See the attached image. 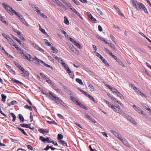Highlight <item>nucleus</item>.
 <instances>
[{"instance_id": "nucleus-1", "label": "nucleus", "mask_w": 151, "mask_h": 151, "mask_svg": "<svg viewBox=\"0 0 151 151\" xmlns=\"http://www.w3.org/2000/svg\"><path fill=\"white\" fill-rule=\"evenodd\" d=\"M130 2L132 4L133 7L137 10L140 11L143 10L145 13L148 14L147 10L144 4L137 2L136 0H130Z\"/></svg>"}, {"instance_id": "nucleus-2", "label": "nucleus", "mask_w": 151, "mask_h": 151, "mask_svg": "<svg viewBox=\"0 0 151 151\" xmlns=\"http://www.w3.org/2000/svg\"><path fill=\"white\" fill-rule=\"evenodd\" d=\"M53 95H55L54 96H56V95L54 93H53L51 92L50 91L49 93V94H47V96L50 99L52 100L55 103L58 104L57 101H56V99H55V98L53 96Z\"/></svg>"}, {"instance_id": "nucleus-3", "label": "nucleus", "mask_w": 151, "mask_h": 151, "mask_svg": "<svg viewBox=\"0 0 151 151\" xmlns=\"http://www.w3.org/2000/svg\"><path fill=\"white\" fill-rule=\"evenodd\" d=\"M132 107L138 113L142 114H143L145 116H146V114L143 113V111H142V110L140 108L137 106L135 105H133L132 106Z\"/></svg>"}, {"instance_id": "nucleus-4", "label": "nucleus", "mask_w": 151, "mask_h": 151, "mask_svg": "<svg viewBox=\"0 0 151 151\" xmlns=\"http://www.w3.org/2000/svg\"><path fill=\"white\" fill-rule=\"evenodd\" d=\"M2 5L4 7L6 10L7 12L9 13H11V10L12 9V8L9 6L5 4L4 3H3Z\"/></svg>"}, {"instance_id": "nucleus-5", "label": "nucleus", "mask_w": 151, "mask_h": 151, "mask_svg": "<svg viewBox=\"0 0 151 151\" xmlns=\"http://www.w3.org/2000/svg\"><path fill=\"white\" fill-rule=\"evenodd\" d=\"M111 132L113 133L117 138H118L119 140H121L122 137L121 135H119V134L117 132H115L114 130H111Z\"/></svg>"}, {"instance_id": "nucleus-6", "label": "nucleus", "mask_w": 151, "mask_h": 151, "mask_svg": "<svg viewBox=\"0 0 151 151\" xmlns=\"http://www.w3.org/2000/svg\"><path fill=\"white\" fill-rule=\"evenodd\" d=\"M53 96L55 98V99H56L58 101H59V102L63 106H64V107H68L67 106H66V104H65V103H64V102H63V101L60 99L59 97H57V96H55L54 95H53Z\"/></svg>"}, {"instance_id": "nucleus-7", "label": "nucleus", "mask_w": 151, "mask_h": 151, "mask_svg": "<svg viewBox=\"0 0 151 151\" xmlns=\"http://www.w3.org/2000/svg\"><path fill=\"white\" fill-rule=\"evenodd\" d=\"M32 46L35 49L39 50L41 52H44V50L42 48L39 47L38 45H37L35 43H32Z\"/></svg>"}, {"instance_id": "nucleus-8", "label": "nucleus", "mask_w": 151, "mask_h": 151, "mask_svg": "<svg viewBox=\"0 0 151 151\" xmlns=\"http://www.w3.org/2000/svg\"><path fill=\"white\" fill-rule=\"evenodd\" d=\"M70 48L74 53H76L77 55H78L79 54V52L78 50H77L76 48H75L73 45H70Z\"/></svg>"}, {"instance_id": "nucleus-9", "label": "nucleus", "mask_w": 151, "mask_h": 151, "mask_svg": "<svg viewBox=\"0 0 151 151\" xmlns=\"http://www.w3.org/2000/svg\"><path fill=\"white\" fill-rule=\"evenodd\" d=\"M38 63L39 64L40 63H42L45 66L51 68L52 69H53V68L51 66L47 64H46L43 61L41 60L38 59Z\"/></svg>"}, {"instance_id": "nucleus-10", "label": "nucleus", "mask_w": 151, "mask_h": 151, "mask_svg": "<svg viewBox=\"0 0 151 151\" xmlns=\"http://www.w3.org/2000/svg\"><path fill=\"white\" fill-rule=\"evenodd\" d=\"M70 9L75 14H76L81 19H83V18L81 16L80 13L77 12L76 10L73 7H71Z\"/></svg>"}, {"instance_id": "nucleus-11", "label": "nucleus", "mask_w": 151, "mask_h": 151, "mask_svg": "<svg viewBox=\"0 0 151 151\" xmlns=\"http://www.w3.org/2000/svg\"><path fill=\"white\" fill-rule=\"evenodd\" d=\"M38 59L36 57H35V58L31 57V61L35 64L39 65V63H38Z\"/></svg>"}, {"instance_id": "nucleus-12", "label": "nucleus", "mask_w": 151, "mask_h": 151, "mask_svg": "<svg viewBox=\"0 0 151 151\" xmlns=\"http://www.w3.org/2000/svg\"><path fill=\"white\" fill-rule=\"evenodd\" d=\"M125 116L127 117V119L128 120H129L130 122L132 123L133 124H136V122L133 119L132 117L127 115H126Z\"/></svg>"}, {"instance_id": "nucleus-13", "label": "nucleus", "mask_w": 151, "mask_h": 151, "mask_svg": "<svg viewBox=\"0 0 151 151\" xmlns=\"http://www.w3.org/2000/svg\"><path fill=\"white\" fill-rule=\"evenodd\" d=\"M24 73V74L22 75V76L23 77H26V79H29V72L27 70H24L22 72V73H21L22 74H23Z\"/></svg>"}, {"instance_id": "nucleus-14", "label": "nucleus", "mask_w": 151, "mask_h": 151, "mask_svg": "<svg viewBox=\"0 0 151 151\" xmlns=\"http://www.w3.org/2000/svg\"><path fill=\"white\" fill-rule=\"evenodd\" d=\"M38 131L41 133L44 134L48 133L49 132V130L44 129H38Z\"/></svg>"}, {"instance_id": "nucleus-15", "label": "nucleus", "mask_w": 151, "mask_h": 151, "mask_svg": "<svg viewBox=\"0 0 151 151\" xmlns=\"http://www.w3.org/2000/svg\"><path fill=\"white\" fill-rule=\"evenodd\" d=\"M29 58L28 57L27 55L24 53V54H23L22 56L24 58L27 59V60H28L30 62L31 61V55L29 54L28 55Z\"/></svg>"}, {"instance_id": "nucleus-16", "label": "nucleus", "mask_w": 151, "mask_h": 151, "mask_svg": "<svg viewBox=\"0 0 151 151\" xmlns=\"http://www.w3.org/2000/svg\"><path fill=\"white\" fill-rule=\"evenodd\" d=\"M68 69H67V72L68 73L69 75L70 76V77L71 78H74V76L73 73V71H71L69 68H68Z\"/></svg>"}, {"instance_id": "nucleus-17", "label": "nucleus", "mask_w": 151, "mask_h": 151, "mask_svg": "<svg viewBox=\"0 0 151 151\" xmlns=\"http://www.w3.org/2000/svg\"><path fill=\"white\" fill-rule=\"evenodd\" d=\"M11 13H9L10 15H13V13H14L17 17H18V16L20 14L19 13L16 12V11L15 10H14L12 8V9H11Z\"/></svg>"}, {"instance_id": "nucleus-18", "label": "nucleus", "mask_w": 151, "mask_h": 151, "mask_svg": "<svg viewBox=\"0 0 151 151\" xmlns=\"http://www.w3.org/2000/svg\"><path fill=\"white\" fill-rule=\"evenodd\" d=\"M141 105L144 108L147 109L148 111H151V109L149 108V106L145 103H141Z\"/></svg>"}, {"instance_id": "nucleus-19", "label": "nucleus", "mask_w": 151, "mask_h": 151, "mask_svg": "<svg viewBox=\"0 0 151 151\" xmlns=\"http://www.w3.org/2000/svg\"><path fill=\"white\" fill-rule=\"evenodd\" d=\"M75 104L77 105H79L83 109H87V108L83 104H81L80 102L78 101H76L75 102Z\"/></svg>"}, {"instance_id": "nucleus-20", "label": "nucleus", "mask_w": 151, "mask_h": 151, "mask_svg": "<svg viewBox=\"0 0 151 151\" xmlns=\"http://www.w3.org/2000/svg\"><path fill=\"white\" fill-rule=\"evenodd\" d=\"M17 104V102L15 101H13L10 102H7L6 103L7 105L8 106L13 105L15 104Z\"/></svg>"}, {"instance_id": "nucleus-21", "label": "nucleus", "mask_w": 151, "mask_h": 151, "mask_svg": "<svg viewBox=\"0 0 151 151\" xmlns=\"http://www.w3.org/2000/svg\"><path fill=\"white\" fill-rule=\"evenodd\" d=\"M121 141L124 143V144L126 146H127L128 147H129L130 146L128 144V142H127V141L126 140L124 139L123 138H122L121 139V140H120Z\"/></svg>"}, {"instance_id": "nucleus-22", "label": "nucleus", "mask_w": 151, "mask_h": 151, "mask_svg": "<svg viewBox=\"0 0 151 151\" xmlns=\"http://www.w3.org/2000/svg\"><path fill=\"white\" fill-rule=\"evenodd\" d=\"M55 3L58 5L62 6L63 8H65V10H66V8L65 7L64 5L62 3L60 2L59 0H57V1H55Z\"/></svg>"}, {"instance_id": "nucleus-23", "label": "nucleus", "mask_w": 151, "mask_h": 151, "mask_svg": "<svg viewBox=\"0 0 151 151\" xmlns=\"http://www.w3.org/2000/svg\"><path fill=\"white\" fill-rule=\"evenodd\" d=\"M107 94L109 97L113 101H117V99L114 97L112 95H111L110 93H108Z\"/></svg>"}, {"instance_id": "nucleus-24", "label": "nucleus", "mask_w": 151, "mask_h": 151, "mask_svg": "<svg viewBox=\"0 0 151 151\" xmlns=\"http://www.w3.org/2000/svg\"><path fill=\"white\" fill-rule=\"evenodd\" d=\"M17 128L23 134L26 136H28L27 134L26 133V132H25L24 129H22L20 128H19L18 127H17Z\"/></svg>"}, {"instance_id": "nucleus-25", "label": "nucleus", "mask_w": 151, "mask_h": 151, "mask_svg": "<svg viewBox=\"0 0 151 151\" xmlns=\"http://www.w3.org/2000/svg\"><path fill=\"white\" fill-rule=\"evenodd\" d=\"M73 44L74 45H76L80 49H81V46L80 44L78 42L75 41Z\"/></svg>"}, {"instance_id": "nucleus-26", "label": "nucleus", "mask_w": 151, "mask_h": 151, "mask_svg": "<svg viewBox=\"0 0 151 151\" xmlns=\"http://www.w3.org/2000/svg\"><path fill=\"white\" fill-rule=\"evenodd\" d=\"M117 96L119 97L122 99H124V97L122 94L118 91L116 93Z\"/></svg>"}, {"instance_id": "nucleus-27", "label": "nucleus", "mask_w": 151, "mask_h": 151, "mask_svg": "<svg viewBox=\"0 0 151 151\" xmlns=\"http://www.w3.org/2000/svg\"><path fill=\"white\" fill-rule=\"evenodd\" d=\"M11 80L12 81L14 82L16 84L19 83V84H23L22 83H21L20 81L15 79H14V78H12L11 79Z\"/></svg>"}, {"instance_id": "nucleus-28", "label": "nucleus", "mask_w": 151, "mask_h": 151, "mask_svg": "<svg viewBox=\"0 0 151 151\" xmlns=\"http://www.w3.org/2000/svg\"><path fill=\"white\" fill-rule=\"evenodd\" d=\"M51 48L53 52L55 53H58V50L55 48V47L53 46H51Z\"/></svg>"}, {"instance_id": "nucleus-29", "label": "nucleus", "mask_w": 151, "mask_h": 151, "mask_svg": "<svg viewBox=\"0 0 151 151\" xmlns=\"http://www.w3.org/2000/svg\"><path fill=\"white\" fill-rule=\"evenodd\" d=\"M19 119L20 120L21 122L23 123L24 122V119L22 115H21V114H19Z\"/></svg>"}, {"instance_id": "nucleus-30", "label": "nucleus", "mask_w": 151, "mask_h": 151, "mask_svg": "<svg viewBox=\"0 0 151 151\" xmlns=\"http://www.w3.org/2000/svg\"><path fill=\"white\" fill-rule=\"evenodd\" d=\"M112 57H113L115 60H116L118 63H122L121 62V60L118 58H117L116 56L113 55V56H112Z\"/></svg>"}, {"instance_id": "nucleus-31", "label": "nucleus", "mask_w": 151, "mask_h": 151, "mask_svg": "<svg viewBox=\"0 0 151 151\" xmlns=\"http://www.w3.org/2000/svg\"><path fill=\"white\" fill-rule=\"evenodd\" d=\"M1 98L2 99L1 101L3 102H5L6 101V96L4 94H2L1 95Z\"/></svg>"}, {"instance_id": "nucleus-32", "label": "nucleus", "mask_w": 151, "mask_h": 151, "mask_svg": "<svg viewBox=\"0 0 151 151\" xmlns=\"http://www.w3.org/2000/svg\"><path fill=\"white\" fill-rule=\"evenodd\" d=\"M110 90L113 93H116L118 91L116 89L112 86L111 87V88L110 89Z\"/></svg>"}, {"instance_id": "nucleus-33", "label": "nucleus", "mask_w": 151, "mask_h": 151, "mask_svg": "<svg viewBox=\"0 0 151 151\" xmlns=\"http://www.w3.org/2000/svg\"><path fill=\"white\" fill-rule=\"evenodd\" d=\"M19 36V37L20 38L21 40L25 41V39L24 38V37H23V34L21 33V32H19V34L18 35Z\"/></svg>"}, {"instance_id": "nucleus-34", "label": "nucleus", "mask_w": 151, "mask_h": 151, "mask_svg": "<svg viewBox=\"0 0 151 151\" xmlns=\"http://www.w3.org/2000/svg\"><path fill=\"white\" fill-rule=\"evenodd\" d=\"M96 12L99 16H102L103 14L102 12L98 9H96Z\"/></svg>"}, {"instance_id": "nucleus-35", "label": "nucleus", "mask_w": 151, "mask_h": 151, "mask_svg": "<svg viewBox=\"0 0 151 151\" xmlns=\"http://www.w3.org/2000/svg\"><path fill=\"white\" fill-rule=\"evenodd\" d=\"M64 22L67 25H68L69 24V22L66 17H64Z\"/></svg>"}, {"instance_id": "nucleus-36", "label": "nucleus", "mask_w": 151, "mask_h": 151, "mask_svg": "<svg viewBox=\"0 0 151 151\" xmlns=\"http://www.w3.org/2000/svg\"><path fill=\"white\" fill-rule=\"evenodd\" d=\"M76 81L81 85H83V83L82 80L80 79L77 78L76 79Z\"/></svg>"}, {"instance_id": "nucleus-37", "label": "nucleus", "mask_w": 151, "mask_h": 151, "mask_svg": "<svg viewBox=\"0 0 151 151\" xmlns=\"http://www.w3.org/2000/svg\"><path fill=\"white\" fill-rule=\"evenodd\" d=\"M10 114H11V115L13 117L12 121L13 122H14L15 121L16 119V116L13 113H11Z\"/></svg>"}, {"instance_id": "nucleus-38", "label": "nucleus", "mask_w": 151, "mask_h": 151, "mask_svg": "<svg viewBox=\"0 0 151 151\" xmlns=\"http://www.w3.org/2000/svg\"><path fill=\"white\" fill-rule=\"evenodd\" d=\"M63 135L62 134H59L58 135L57 138L58 139L59 141L60 140V139H62L63 138Z\"/></svg>"}, {"instance_id": "nucleus-39", "label": "nucleus", "mask_w": 151, "mask_h": 151, "mask_svg": "<svg viewBox=\"0 0 151 151\" xmlns=\"http://www.w3.org/2000/svg\"><path fill=\"white\" fill-rule=\"evenodd\" d=\"M104 49L105 50H106V51L108 52L110 55H111L112 57L113 55L112 53H111V52H110L109 50H108L106 48L104 47Z\"/></svg>"}, {"instance_id": "nucleus-40", "label": "nucleus", "mask_w": 151, "mask_h": 151, "mask_svg": "<svg viewBox=\"0 0 151 151\" xmlns=\"http://www.w3.org/2000/svg\"><path fill=\"white\" fill-rule=\"evenodd\" d=\"M40 28L41 26L40 25H39V29L40 31L45 35L47 34L46 32H45V30L44 29H43L42 28Z\"/></svg>"}, {"instance_id": "nucleus-41", "label": "nucleus", "mask_w": 151, "mask_h": 151, "mask_svg": "<svg viewBox=\"0 0 151 151\" xmlns=\"http://www.w3.org/2000/svg\"><path fill=\"white\" fill-rule=\"evenodd\" d=\"M62 66L66 70V71H67V69H68V68H69L67 66V65L64 62V63H62Z\"/></svg>"}, {"instance_id": "nucleus-42", "label": "nucleus", "mask_w": 151, "mask_h": 151, "mask_svg": "<svg viewBox=\"0 0 151 151\" xmlns=\"http://www.w3.org/2000/svg\"><path fill=\"white\" fill-rule=\"evenodd\" d=\"M24 108L27 109H29L30 111H32V108L31 106H29L27 105L24 106Z\"/></svg>"}, {"instance_id": "nucleus-43", "label": "nucleus", "mask_w": 151, "mask_h": 151, "mask_svg": "<svg viewBox=\"0 0 151 151\" xmlns=\"http://www.w3.org/2000/svg\"><path fill=\"white\" fill-rule=\"evenodd\" d=\"M88 86L89 88L91 91H94L93 87L91 84H89Z\"/></svg>"}, {"instance_id": "nucleus-44", "label": "nucleus", "mask_w": 151, "mask_h": 151, "mask_svg": "<svg viewBox=\"0 0 151 151\" xmlns=\"http://www.w3.org/2000/svg\"><path fill=\"white\" fill-rule=\"evenodd\" d=\"M21 127H25L28 128V124H20Z\"/></svg>"}, {"instance_id": "nucleus-45", "label": "nucleus", "mask_w": 151, "mask_h": 151, "mask_svg": "<svg viewBox=\"0 0 151 151\" xmlns=\"http://www.w3.org/2000/svg\"><path fill=\"white\" fill-rule=\"evenodd\" d=\"M20 45L22 46L23 48L25 49H27V47L26 45L23 42H22L21 43V44Z\"/></svg>"}, {"instance_id": "nucleus-46", "label": "nucleus", "mask_w": 151, "mask_h": 151, "mask_svg": "<svg viewBox=\"0 0 151 151\" xmlns=\"http://www.w3.org/2000/svg\"><path fill=\"white\" fill-rule=\"evenodd\" d=\"M13 38L16 40V41L20 44H21V42L16 37L13 36Z\"/></svg>"}, {"instance_id": "nucleus-47", "label": "nucleus", "mask_w": 151, "mask_h": 151, "mask_svg": "<svg viewBox=\"0 0 151 151\" xmlns=\"http://www.w3.org/2000/svg\"><path fill=\"white\" fill-rule=\"evenodd\" d=\"M59 141L61 143L62 145H63L64 146H64V145H65V146H68L67 144H66V142H65V141H63V140H60Z\"/></svg>"}, {"instance_id": "nucleus-48", "label": "nucleus", "mask_w": 151, "mask_h": 151, "mask_svg": "<svg viewBox=\"0 0 151 151\" xmlns=\"http://www.w3.org/2000/svg\"><path fill=\"white\" fill-rule=\"evenodd\" d=\"M46 81L49 83H50L51 85H52L53 83L52 82V81L48 78H46Z\"/></svg>"}, {"instance_id": "nucleus-49", "label": "nucleus", "mask_w": 151, "mask_h": 151, "mask_svg": "<svg viewBox=\"0 0 151 151\" xmlns=\"http://www.w3.org/2000/svg\"><path fill=\"white\" fill-rule=\"evenodd\" d=\"M106 104H108L109 106L111 107V108L113 107V105L110 102L107 101V102L106 103Z\"/></svg>"}, {"instance_id": "nucleus-50", "label": "nucleus", "mask_w": 151, "mask_h": 151, "mask_svg": "<svg viewBox=\"0 0 151 151\" xmlns=\"http://www.w3.org/2000/svg\"><path fill=\"white\" fill-rule=\"evenodd\" d=\"M50 137H47L46 138H45V142H47L50 143V141H51L50 140Z\"/></svg>"}, {"instance_id": "nucleus-51", "label": "nucleus", "mask_w": 151, "mask_h": 151, "mask_svg": "<svg viewBox=\"0 0 151 151\" xmlns=\"http://www.w3.org/2000/svg\"><path fill=\"white\" fill-rule=\"evenodd\" d=\"M47 122L50 124H52L55 125H57V124L56 122H55V121H47Z\"/></svg>"}, {"instance_id": "nucleus-52", "label": "nucleus", "mask_w": 151, "mask_h": 151, "mask_svg": "<svg viewBox=\"0 0 151 151\" xmlns=\"http://www.w3.org/2000/svg\"><path fill=\"white\" fill-rule=\"evenodd\" d=\"M137 92H139L140 93L141 95L142 96L144 97H147L146 95L145 94L142 93L139 90H138V91H137Z\"/></svg>"}, {"instance_id": "nucleus-53", "label": "nucleus", "mask_w": 151, "mask_h": 151, "mask_svg": "<svg viewBox=\"0 0 151 151\" xmlns=\"http://www.w3.org/2000/svg\"><path fill=\"white\" fill-rule=\"evenodd\" d=\"M20 20L24 24H25V23H26V21H25V19L23 17H22V18L20 19Z\"/></svg>"}, {"instance_id": "nucleus-54", "label": "nucleus", "mask_w": 151, "mask_h": 151, "mask_svg": "<svg viewBox=\"0 0 151 151\" xmlns=\"http://www.w3.org/2000/svg\"><path fill=\"white\" fill-rule=\"evenodd\" d=\"M40 139L42 141V142H45V138L42 137V136H40Z\"/></svg>"}, {"instance_id": "nucleus-55", "label": "nucleus", "mask_w": 151, "mask_h": 151, "mask_svg": "<svg viewBox=\"0 0 151 151\" xmlns=\"http://www.w3.org/2000/svg\"><path fill=\"white\" fill-rule=\"evenodd\" d=\"M60 31H62L65 37L68 36V35L67 34L66 32L64 30H62L61 29H60Z\"/></svg>"}, {"instance_id": "nucleus-56", "label": "nucleus", "mask_w": 151, "mask_h": 151, "mask_svg": "<svg viewBox=\"0 0 151 151\" xmlns=\"http://www.w3.org/2000/svg\"><path fill=\"white\" fill-rule=\"evenodd\" d=\"M102 61L106 65H107L108 66H109V64H108L107 61L105 59H103Z\"/></svg>"}, {"instance_id": "nucleus-57", "label": "nucleus", "mask_w": 151, "mask_h": 151, "mask_svg": "<svg viewBox=\"0 0 151 151\" xmlns=\"http://www.w3.org/2000/svg\"><path fill=\"white\" fill-rule=\"evenodd\" d=\"M116 112L120 114H124L123 111H122V110L120 109H118V110H117V111Z\"/></svg>"}, {"instance_id": "nucleus-58", "label": "nucleus", "mask_w": 151, "mask_h": 151, "mask_svg": "<svg viewBox=\"0 0 151 151\" xmlns=\"http://www.w3.org/2000/svg\"><path fill=\"white\" fill-rule=\"evenodd\" d=\"M0 17L1 18V20L2 21V22L5 23L6 24H7V22L4 19H3V17L1 16H0Z\"/></svg>"}, {"instance_id": "nucleus-59", "label": "nucleus", "mask_w": 151, "mask_h": 151, "mask_svg": "<svg viewBox=\"0 0 151 151\" xmlns=\"http://www.w3.org/2000/svg\"><path fill=\"white\" fill-rule=\"evenodd\" d=\"M88 119L93 122H96V121L93 118H92L91 116L90 118H89Z\"/></svg>"}, {"instance_id": "nucleus-60", "label": "nucleus", "mask_w": 151, "mask_h": 151, "mask_svg": "<svg viewBox=\"0 0 151 151\" xmlns=\"http://www.w3.org/2000/svg\"><path fill=\"white\" fill-rule=\"evenodd\" d=\"M88 119L93 122H96V121L93 118H92L91 116L90 118H89Z\"/></svg>"}, {"instance_id": "nucleus-61", "label": "nucleus", "mask_w": 151, "mask_h": 151, "mask_svg": "<svg viewBox=\"0 0 151 151\" xmlns=\"http://www.w3.org/2000/svg\"><path fill=\"white\" fill-rule=\"evenodd\" d=\"M71 100L73 101L74 103H75V102H76V101H77L76 100V99L75 98H74L72 96H71L70 97Z\"/></svg>"}, {"instance_id": "nucleus-62", "label": "nucleus", "mask_w": 151, "mask_h": 151, "mask_svg": "<svg viewBox=\"0 0 151 151\" xmlns=\"http://www.w3.org/2000/svg\"><path fill=\"white\" fill-rule=\"evenodd\" d=\"M110 37L111 39L114 42H115V40H114V37L111 34L110 35Z\"/></svg>"}, {"instance_id": "nucleus-63", "label": "nucleus", "mask_w": 151, "mask_h": 151, "mask_svg": "<svg viewBox=\"0 0 151 151\" xmlns=\"http://www.w3.org/2000/svg\"><path fill=\"white\" fill-rule=\"evenodd\" d=\"M13 63L18 68L20 66L19 63L16 62H14Z\"/></svg>"}, {"instance_id": "nucleus-64", "label": "nucleus", "mask_w": 151, "mask_h": 151, "mask_svg": "<svg viewBox=\"0 0 151 151\" xmlns=\"http://www.w3.org/2000/svg\"><path fill=\"white\" fill-rule=\"evenodd\" d=\"M2 35H3V37H5V38H6L7 40L8 39V38H9V37L7 35H6L5 33H3Z\"/></svg>"}]
</instances>
